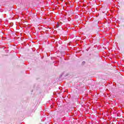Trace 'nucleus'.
Segmentation results:
<instances>
[{"mask_svg":"<svg viewBox=\"0 0 124 124\" xmlns=\"http://www.w3.org/2000/svg\"><path fill=\"white\" fill-rule=\"evenodd\" d=\"M56 27H57V28H59V25H57L56 26Z\"/></svg>","mask_w":124,"mask_h":124,"instance_id":"obj_1","label":"nucleus"}]
</instances>
